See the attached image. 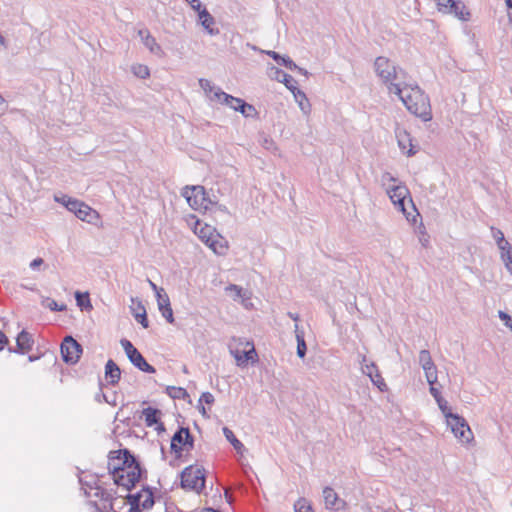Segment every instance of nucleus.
<instances>
[{"instance_id": "nucleus-7", "label": "nucleus", "mask_w": 512, "mask_h": 512, "mask_svg": "<svg viewBox=\"0 0 512 512\" xmlns=\"http://www.w3.org/2000/svg\"><path fill=\"white\" fill-rule=\"evenodd\" d=\"M190 225H193V232L207 245L215 254L225 255L228 251V241L220 235L211 225L202 223L194 216L191 217Z\"/></svg>"}, {"instance_id": "nucleus-35", "label": "nucleus", "mask_w": 512, "mask_h": 512, "mask_svg": "<svg viewBox=\"0 0 512 512\" xmlns=\"http://www.w3.org/2000/svg\"><path fill=\"white\" fill-rule=\"evenodd\" d=\"M75 298H76V301H77V305L80 308H82V309H90V308H92V305L90 303V299H89V294L88 293L82 294L81 292H76L75 293Z\"/></svg>"}, {"instance_id": "nucleus-57", "label": "nucleus", "mask_w": 512, "mask_h": 512, "mask_svg": "<svg viewBox=\"0 0 512 512\" xmlns=\"http://www.w3.org/2000/svg\"><path fill=\"white\" fill-rule=\"evenodd\" d=\"M294 333L296 339H298V335L304 336V331L299 327L298 323L294 325Z\"/></svg>"}, {"instance_id": "nucleus-17", "label": "nucleus", "mask_w": 512, "mask_h": 512, "mask_svg": "<svg viewBox=\"0 0 512 512\" xmlns=\"http://www.w3.org/2000/svg\"><path fill=\"white\" fill-rule=\"evenodd\" d=\"M325 508L332 511H339L346 507V502L341 499L331 487H325L322 491Z\"/></svg>"}, {"instance_id": "nucleus-11", "label": "nucleus", "mask_w": 512, "mask_h": 512, "mask_svg": "<svg viewBox=\"0 0 512 512\" xmlns=\"http://www.w3.org/2000/svg\"><path fill=\"white\" fill-rule=\"evenodd\" d=\"M449 420L446 421L448 427H450L453 435L464 444H467L473 440V433L466 422V420L456 414L455 416H449Z\"/></svg>"}, {"instance_id": "nucleus-3", "label": "nucleus", "mask_w": 512, "mask_h": 512, "mask_svg": "<svg viewBox=\"0 0 512 512\" xmlns=\"http://www.w3.org/2000/svg\"><path fill=\"white\" fill-rule=\"evenodd\" d=\"M83 485L85 494L90 498L99 499L101 502L100 509L104 512H117L116 505L124 504L123 496L116 497L115 492L111 488L103 486L104 482L98 476L83 473L79 478Z\"/></svg>"}, {"instance_id": "nucleus-40", "label": "nucleus", "mask_w": 512, "mask_h": 512, "mask_svg": "<svg viewBox=\"0 0 512 512\" xmlns=\"http://www.w3.org/2000/svg\"><path fill=\"white\" fill-rule=\"evenodd\" d=\"M437 404H438L439 409L441 410V412L445 416L446 421L450 419L449 416H455L456 415V414L451 412V409H450V407L448 405V402L444 398L438 399Z\"/></svg>"}, {"instance_id": "nucleus-49", "label": "nucleus", "mask_w": 512, "mask_h": 512, "mask_svg": "<svg viewBox=\"0 0 512 512\" xmlns=\"http://www.w3.org/2000/svg\"><path fill=\"white\" fill-rule=\"evenodd\" d=\"M141 311H142V314L137 315L136 321L139 322L143 326V328H148L149 324H148V320L146 317V310H141Z\"/></svg>"}, {"instance_id": "nucleus-32", "label": "nucleus", "mask_w": 512, "mask_h": 512, "mask_svg": "<svg viewBox=\"0 0 512 512\" xmlns=\"http://www.w3.org/2000/svg\"><path fill=\"white\" fill-rule=\"evenodd\" d=\"M142 415L147 426H153L158 423L160 411L152 407L145 408Z\"/></svg>"}, {"instance_id": "nucleus-55", "label": "nucleus", "mask_w": 512, "mask_h": 512, "mask_svg": "<svg viewBox=\"0 0 512 512\" xmlns=\"http://www.w3.org/2000/svg\"><path fill=\"white\" fill-rule=\"evenodd\" d=\"M44 261L42 258H36L30 262V268L33 270L38 269L41 265H43Z\"/></svg>"}, {"instance_id": "nucleus-31", "label": "nucleus", "mask_w": 512, "mask_h": 512, "mask_svg": "<svg viewBox=\"0 0 512 512\" xmlns=\"http://www.w3.org/2000/svg\"><path fill=\"white\" fill-rule=\"evenodd\" d=\"M223 434H224L225 438L234 447V449L237 451V453L243 454L245 452L246 449H245L243 443L235 437L232 430H230L228 427H224Z\"/></svg>"}, {"instance_id": "nucleus-13", "label": "nucleus", "mask_w": 512, "mask_h": 512, "mask_svg": "<svg viewBox=\"0 0 512 512\" xmlns=\"http://www.w3.org/2000/svg\"><path fill=\"white\" fill-rule=\"evenodd\" d=\"M127 497L130 504V511L140 512L141 510L150 509L155 504L153 494L149 489H142L140 492L134 495H128Z\"/></svg>"}, {"instance_id": "nucleus-52", "label": "nucleus", "mask_w": 512, "mask_h": 512, "mask_svg": "<svg viewBox=\"0 0 512 512\" xmlns=\"http://www.w3.org/2000/svg\"><path fill=\"white\" fill-rule=\"evenodd\" d=\"M262 53H265L267 54L268 56H270L271 58H273L277 63L280 62V60L282 59V56L275 52V51H272V50H261Z\"/></svg>"}, {"instance_id": "nucleus-30", "label": "nucleus", "mask_w": 512, "mask_h": 512, "mask_svg": "<svg viewBox=\"0 0 512 512\" xmlns=\"http://www.w3.org/2000/svg\"><path fill=\"white\" fill-rule=\"evenodd\" d=\"M498 249L500 251V258L505 268L507 270L512 268V245L509 242H507L502 246L498 247Z\"/></svg>"}, {"instance_id": "nucleus-6", "label": "nucleus", "mask_w": 512, "mask_h": 512, "mask_svg": "<svg viewBox=\"0 0 512 512\" xmlns=\"http://www.w3.org/2000/svg\"><path fill=\"white\" fill-rule=\"evenodd\" d=\"M374 71L391 94L394 86H401L406 80V72L384 56L375 59Z\"/></svg>"}, {"instance_id": "nucleus-43", "label": "nucleus", "mask_w": 512, "mask_h": 512, "mask_svg": "<svg viewBox=\"0 0 512 512\" xmlns=\"http://www.w3.org/2000/svg\"><path fill=\"white\" fill-rule=\"evenodd\" d=\"M297 341V355L299 358H304L306 355L307 347L305 343L304 336L298 335Z\"/></svg>"}, {"instance_id": "nucleus-36", "label": "nucleus", "mask_w": 512, "mask_h": 512, "mask_svg": "<svg viewBox=\"0 0 512 512\" xmlns=\"http://www.w3.org/2000/svg\"><path fill=\"white\" fill-rule=\"evenodd\" d=\"M42 305L51 311H65L66 305L65 304H58L55 300L46 297L42 300Z\"/></svg>"}, {"instance_id": "nucleus-9", "label": "nucleus", "mask_w": 512, "mask_h": 512, "mask_svg": "<svg viewBox=\"0 0 512 512\" xmlns=\"http://www.w3.org/2000/svg\"><path fill=\"white\" fill-rule=\"evenodd\" d=\"M181 195L186 199L189 206L196 211H207L213 205L211 200L206 198L202 186H187L182 190Z\"/></svg>"}, {"instance_id": "nucleus-38", "label": "nucleus", "mask_w": 512, "mask_h": 512, "mask_svg": "<svg viewBox=\"0 0 512 512\" xmlns=\"http://www.w3.org/2000/svg\"><path fill=\"white\" fill-rule=\"evenodd\" d=\"M397 179L389 172H385L381 175V184L387 190L388 187H393L397 183Z\"/></svg>"}, {"instance_id": "nucleus-1", "label": "nucleus", "mask_w": 512, "mask_h": 512, "mask_svg": "<svg viewBox=\"0 0 512 512\" xmlns=\"http://www.w3.org/2000/svg\"><path fill=\"white\" fill-rule=\"evenodd\" d=\"M108 469L115 485L130 490L140 480L142 470L139 463L127 451L111 452Z\"/></svg>"}, {"instance_id": "nucleus-14", "label": "nucleus", "mask_w": 512, "mask_h": 512, "mask_svg": "<svg viewBox=\"0 0 512 512\" xmlns=\"http://www.w3.org/2000/svg\"><path fill=\"white\" fill-rule=\"evenodd\" d=\"M82 348L71 336H66L61 344V355L63 361L68 364H75L80 358Z\"/></svg>"}, {"instance_id": "nucleus-33", "label": "nucleus", "mask_w": 512, "mask_h": 512, "mask_svg": "<svg viewBox=\"0 0 512 512\" xmlns=\"http://www.w3.org/2000/svg\"><path fill=\"white\" fill-rule=\"evenodd\" d=\"M419 364L422 367L423 370H427L430 367L435 366L432 357L430 355V352L428 350H421L419 352Z\"/></svg>"}, {"instance_id": "nucleus-22", "label": "nucleus", "mask_w": 512, "mask_h": 512, "mask_svg": "<svg viewBox=\"0 0 512 512\" xmlns=\"http://www.w3.org/2000/svg\"><path fill=\"white\" fill-rule=\"evenodd\" d=\"M226 294L234 301H240L245 307H247V301L250 300V294L247 290L242 287L230 284L225 287Z\"/></svg>"}, {"instance_id": "nucleus-29", "label": "nucleus", "mask_w": 512, "mask_h": 512, "mask_svg": "<svg viewBox=\"0 0 512 512\" xmlns=\"http://www.w3.org/2000/svg\"><path fill=\"white\" fill-rule=\"evenodd\" d=\"M105 374L111 384H115L119 381L121 371L120 368L113 360H108L105 366Z\"/></svg>"}, {"instance_id": "nucleus-42", "label": "nucleus", "mask_w": 512, "mask_h": 512, "mask_svg": "<svg viewBox=\"0 0 512 512\" xmlns=\"http://www.w3.org/2000/svg\"><path fill=\"white\" fill-rule=\"evenodd\" d=\"M424 373H425V377H426L428 384L435 385V383L437 382V379H438L436 366H433L427 370H424Z\"/></svg>"}, {"instance_id": "nucleus-16", "label": "nucleus", "mask_w": 512, "mask_h": 512, "mask_svg": "<svg viewBox=\"0 0 512 512\" xmlns=\"http://www.w3.org/2000/svg\"><path fill=\"white\" fill-rule=\"evenodd\" d=\"M361 370L363 374L367 375L370 378L371 382L375 386H377V388L380 391L383 392L387 390V385L382 376L380 375L377 366L373 362L368 363L365 356L363 357L362 360Z\"/></svg>"}, {"instance_id": "nucleus-54", "label": "nucleus", "mask_w": 512, "mask_h": 512, "mask_svg": "<svg viewBox=\"0 0 512 512\" xmlns=\"http://www.w3.org/2000/svg\"><path fill=\"white\" fill-rule=\"evenodd\" d=\"M149 282V285L151 287V289L155 292L156 294V297H158L159 294H162V293H165V290L161 287H158L154 282H152L151 280H148Z\"/></svg>"}, {"instance_id": "nucleus-44", "label": "nucleus", "mask_w": 512, "mask_h": 512, "mask_svg": "<svg viewBox=\"0 0 512 512\" xmlns=\"http://www.w3.org/2000/svg\"><path fill=\"white\" fill-rule=\"evenodd\" d=\"M437 5V9L442 14H447L448 10L453 4V0H434Z\"/></svg>"}, {"instance_id": "nucleus-8", "label": "nucleus", "mask_w": 512, "mask_h": 512, "mask_svg": "<svg viewBox=\"0 0 512 512\" xmlns=\"http://www.w3.org/2000/svg\"><path fill=\"white\" fill-rule=\"evenodd\" d=\"M229 352L234 357L238 367H246L249 362L255 363L258 355L254 344L242 338L234 339V344L229 345Z\"/></svg>"}, {"instance_id": "nucleus-24", "label": "nucleus", "mask_w": 512, "mask_h": 512, "mask_svg": "<svg viewBox=\"0 0 512 512\" xmlns=\"http://www.w3.org/2000/svg\"><path fill=\"white\" fill-rule=\"evenodd\" d=\"M157 298V305H158V309L159 311L161 312V315L169 322V323H173L174 322V317H173V310L171 308V304H170V299L167 295V293H162V294H159Z\"/></svg>"}, {"instance_id": "nucleus-18", "label": "nucleus", "mask_w": 512, "mask_h": 512, "mask_svg": "<svg viewBox=\"0 0 512 512\" xmlns=\"http://www.w3.org/2000/svg\"><path fill=\"white\" fill-rule=\"evenodd\" d=\"M268 76L273 80L283 83L290 91L297 87V82L291 75L273 65L268 67Z\"/></svg>"}, {"instance_id": "nucleus-5", "label": "nucleus", "mask_w": 512, "mask_h": 512, "mask_svg": "<svg viewBox=\"0 0 512 512\" xmlns=\"http://www.w3.org/2000/svg\"><path fill=\"white\" fill-rule=\"evenodd\" d=\"M394 207L402 212L406 220L412 224H416L420 218L408 188L402 184H394L393 187H388L386 191Z\"/></svg>"}, {"instance_id": "nucleus-2", "label": "nucleus", "mask_w": 512, "mask_h": 512, "mask_svg": "<svg viewBox=\"0 0 512 512\" xmlns=\"http://www.w3.org/2000/svg\"><path fill=\"white\" fill-rule=\"evenodd\" d=\"M393 89L394 92L392 94L398 96L410 113L421 118L423 121H430L432 119L429 98L418 85L407 84L405 81L401 86H394Z\"/></svg>"}, {"instance_id": "nucleus-41", "label": "nucleus", "mask_w": 512, "mask_h": 512, "mask_svg": "<svg viewBox=\"0 0 512 512\" xmlns=\"http://www.w3.org/2000/svg\"><path fill=\"white\" fill-rule=\"evenodd\" d=\"M130 309L135 319H137L138 314H142L141 310H146L142 302L137 298L131 299Z\"/></svg>"}, {"instance_id": "nucleus-60", "label": "nucleus", "mask_w": 512, "mask_h": 512, "mask_svg": "<svg viewBox=\"0 0 512 512\" xmlns=\"http://www.w3.org/2000/svg\"><path fill=\"white\" fill-rule=\"evenodd\" d=\"M287 315L293 320L295 321V323H298V321L300 320V317L297 313H293V312H288Z\"/></svg>"}, {"instance_id": "nucleus-21", "label": "nucleus", "mask_w": 512, "mask_h": 512, "mask_svg": "<svg viewBox=\"0 0 512 512\" xmlns=\"http://www.w3.org/2000/svg\"><path fill=\"white\" fill-rule=\"evenodd\" d=\"M54 201L63 205L69 212L73 213L75 216L77 215L78 209L82 206L83 201L78 200L76 198H72L66 194H55Z\"/></svg>"}, {"instance_id": "nucleus-59", "label": "nucleus", "mask_w": 512, "mask_h": 512, "mask_svg": "<svg viewBox=\"0 0 512 512\" xmlns=\"http://www.w3.org/2000/svg\"><path fill=\"white\" fill-rule=\"evenodd\" d=\"M215 206H216V209H217L218 211H220V212H222V213H226V214H228V213H229V211H228V209H227V207H226L225 205L215 204Z\"/></svg>"}, {"instance_id": "nucleus-12", "label": "nucleus", "mask_w": 512, "mask_h": 512, "mask_svg": "<svg viewBox=\"0 0 512 512\" xmlns=\"http://www.w3.org/2000/svg\"><path fill=\"white\" fill-rule=\"evenodd\" d=\"M121 346L123 347L127 357L129 358L130 362L137 367L139 370L147 373H154L155 369L153 366H151L147 361L144 359V357L141 355V353L133 346V344L127 340L122 339L121 340Z\"/></svg>"}, {"instance_id": "nucleus-62", "label": "nucleus", "mask_w": 512, "mask_h": 512, "mask_svg": "<svg viewBox=\"0 0 512 512\" xmlns=\"http://www.w3.org/2000/svg\"><path fill=\"white\" fill-rule=\"evenodd\" d=\"M298 73L302 74L305 77L309 76V72L306 69L301 68V67L298 68Z\"/></svg>"}, {"instance_id": "nucleus-10", "label": "nucleus", "mask_w": 512, "mask_h": 512, "mask_svg": "<svg viewBox=\"0 0 512 512\" xmlns=\"http://www.w3.org/2000/svg\"><path fill=\"white\" fill-rule=\"evenodd\" d=\"M181 485L185 489L200 492L205 486L204 469L199 466L186 467L181 473Z\"/></svg>"}, {"instance_id": "nucleus-61", "label": "nucleus", "mask_w": 512, "mask_h": 512, "mask_svg": "<svg viewBox=\"0 0 512 512\" xmlns=\"http://www.w3.org/2000/svg\"><path fill=\"white\" fill-rule=\"evenodd\" d=\"M291 59L289 57H286V56H282V59L280 60V62L278 63L279 65H283V66H287V61H290Z\"/></svg>"}, {"instance_id": "nucleus-25", "label": "nucleus", "mask_w": 512, "mask_h": 512, "mask_svg": "<svg viewBox=\"0 0 512 512\" xmlns=\"http://www.w3.org/2000/svg\"><path fill=\"white\" fill-rule=\"evenodd\" d=\"M190 433L187 428H181L177 431L171 440V449L175 452L183 450V447L189 443Z\"/></svg>"}, {"instance_id": "nucleus-26", "label": "nucleus", "mask_w": 512, "mask_h": 512, "mask_svg": "<svg viewBox=\"0 0 512 512\" xmlns=\"http://www.w3.org/2000/svg\"><path fill=\"white\" fill-rule=\"evenodd\" d=\"M198 17L201 25L207 31V33L211 36L219 34V30L214 28L215 19L213 16L207 11L206 8H203L198 12Z\"/></svg>"}, {"instance_id": "nucleus-46", "label": "nucleus", "mask_w": 512, "mask_h": 512, "mask_svg": "<svg viewBox=\"0 0 512 512\" xmlns=\"http://www.w3.org/2000/svg\"><path fill=\"white\" fill-rule=\"evenodd\" d=\"M418 228H419V232H420L419 241L422 244V246L427 247V245L429 243V236L426 233L425 227L422 222H420V225Z\"/></svg>"}, {"instance_id": "nucleus-27", "label": "nucleus", "mask_w": 512, "mask_h": 512, "mask_svg": "<svg viewBox=\"0 0 512 512\" xmlns=\"http://www.w3.org/2000/svg\"><path fill=\"white\" fill-rule=\"evenodd\" d=\"M291 93L293 94L294 100L297 102L300 110L305 115H309L311 112V104L306 96V94L300 90L298 87H295Z\"/></svg>"}, {"instance_id": "nucleus-48", "label": "nucleus", "mask_w": 512, "mask_h": 512, "mask_svg": "<svg viewBox=\"0 0 512 512\" xmlns=\"http://www.w3.org/2000/svg\"><path fill=\"white\" fill-rule=\"evenodd\" d=\"M141 311H142V314L137 315L136 321L139 322L143 326V328H148L149 324H148V320L146 317V310H141Z\"/></svg>"}, {"instance_id": "nucleus-20", "label": "nucleus", "mask_w": 512, "mask_h": 512, "mask_svg": "<svg viewBox=\"0 0 512 512\" xmlns=\"http://www.w3.org/2000/svg\"><path fill=\"white\" fill-rule=\"evenodd\" d=\"M138 35L141 38L144 46L149 49V51L157 56H162L163 51L161 46L157 43L156 39L151 35V33L147 29H141L138 31Z\"/></svg>"}, {"instance_id": "nucleus-37", "label": "nucleus", "mask_w": 512, "mask_h": 512, "mask_svg": "<svg viewBox=\"0 0 512 512\" xmlns=\"http://www.w3.org/2000/svg\"><path fill=\"white\" fill-rule=\"evenodd\" d=\"M490 231H491V236L495 240L497 247H500L503 244L508 242L504 237V233L500 229L492 226L490 228Z\"/></svg>"}, {"instance_id": "nucleus-19", "label": "nucleus", "mask_w": 512, "mask_h": 512, "mask_svg": "<svg viewBox=\"0 0 512 512\" xmlns=\"http://www.w3.org/2000/svg\"><path fill=\"white\" fill-rule=\"evenodd\" d=\"M446 15H453L455 18L462 22H468L471 19V13L463 1L453 0L451 8Z\"/></svg>"}, {"instance_id": "nucleus-28", "label": "nucleus", "mask_w": 512, "mask_h": 512, "mask_svg": "<svg viewBox=\"0 0 512 512\" xmlns=\"http://www.w3.org/2000/svg\"><path fill=\"white\" fill-rule=\"evenodd\" d=\"M16 343L17 352L26 353L32 349L33 340L28 332L22 330L17 336Z\"/></svg>"}, {"instance_id": "nucleus-34", "label": "nucleus", "mask_w": 512, "mask_h": 512, "mask_svg": "<svg viewBox=\"0 0 512 512\" xmlns=\"http://www.w3.org/2000/svg\"><path fill=\"white\" fill-rule=\"evenodd\" d=\"M131 71L136 77L141 78V79H146L150 76V70H149L148 66H146L144 64L132 65Z\"/></svg>"}, {"instance_id": "nucleus-15", "label": "nucleus", "mask_w": 512, "mask_h": 512, "mask_svg": "<svg viewBox=\"0 0 512 512\" xmlns=\"http://www.w3.org/2000/svg\"><path fill=\"white\" fill-rule=\"evenodd\" d=\"M395 136L398 147L403 154L410 157L417 152L416 146L413 144L412 137L404 128L397 126L395 129Z\"/></svg>"}, {"instance_id": "nucleus-51", "label": "nucleus", "mask_w": 512, "mask_h": 512, "mask_svg": "<svg viewBox=\"0 0 512 512\" xmlns=\"http://www.w3.org/2000/svg\"><path fill=\"white\" fill-rule=\"evenodd\" d=\"M193 10L199 12L203 9L202 3L200 0H185Z\"/></svg>"}, {"instance_id": "nucleus-45", "label": "nucleus", "mask_w": 512, "mask_h": 512, "mask_svg": "<svg viewBox=\"0 0 512 512\" xmlns=\"http://www.w3.org/2000/svg\"><path fill=\"white\" fill-rule=\"evenodd\" d=\"M498 316L503 324L512 331V317L502 310L498 311Z\"/></svg>"}, {"instance_id": "nucleus-50", "label": "nucleus", "mask_w": 512, "mask_h": 512, "mask_svg": "<svg viewBox=\"0 0 512 512\" xmlns=\"http://www.w3.org/2000/svg\"><path fill=\"white\" fill-rule=\"evenodd\" d=\"M200 402H205L206 404H212L214 402V396L210 392L202 393L200 397Z\"/></svg>"}, {"instance_id": "nucleus-47", "label": "nucleus", "mask_w": 512, "mask_h": 512, "mask_svg": "<svg viewBox=\"0 0 512 512\" xmlns=\"http://www.w3.org/2000/svg\"><path fill=\"white\" fill-rule=\"evenodd\" d=\"M168 392L173 398H183L186 395V390L178 387H169Z\"/></svg>"}, {"instance_id": "nucleus-63", "label": "nucleus", "mask_w": 512, "mask_h": 512, "mask_svg": "<svg viewBox=\"0 0 512 512\" xmlns=\"http://www.w3.org/2000/svg\"><path fill=\"white\" fill-rule=\"evenodd\" d=\"M505 3L507 5L508 9L512 10V0H508Z\"/></svg>"}, {"instance_id": "nucleus-58", "label": "nucleus", "mask_w": 512, "mask_h": 512, "mask_svg": "<svg viewBox=\"0 0 512 512\" xmlns=\"http://www.w3.org/2000/svg\"><path fill=\"white\" fill-rule=\"evenodd\" d=\"M287 64L288 65L286 66V68H288L289 70H296V71H298L299 66L296 65L292 60L287 61Z\"/></svg>"}, {"instance_id": "nucleus-4", "label": "nucleus", "mask_w": 512, "mask_h": 512, "mask_svg": "<svg viewBox=\"0 0 512 512\" xmlns=\"http://www.w3.org/2000/svg\"><path fill=\"white\" fill-rule=\"evenodd\" d=\"M199 86L210 102L226 105L235 111H239L245 117H251L256 114V110L252 105L240 98L225 93L208 79H199Z\"/></svg>"}, {"instance_id": "nucleus-39", "label": "nucleus", "mask_w": 512, "mask_h": 512, "mask_svg": "<svg viewBox=\"0 0 512 512\" xmlns=\"http://www.w3.org/2000/svg\"><path fill=\"white\" fill-rule=\"evenodd\" d=\"M295 512H312V507L305 498L299 499L294 505Z\"/></svg>"}, {"instance_id": "nucleus-64", "label": "nucleus", "mask_w": 512, "mask_h": 512, "mask_svg": "<svg viewBox=\"0 0 512 512\" xmlns=\"http://www.w3.org/2000/svg\"><path fill=\"white\" fill-rule=\"evenodd\" d=\"M202 512H219V511H218V510H214V509L209 508V509H205V510H204V511H202Z\"/></svg>"}, {"instance_id": "nucleus-23", "label": "nucleus", "mask_w": 512, "mask_h": 512, "mask_svg": "<svg viewBox=\"0 0 512 512\" xmlns=\"http://www.w3.org/2000/svg\"><path fill=\"white\" fill-rule=\"evenodd\" d=\"M76 217L81 221L87 222L89 224H97L100 220L99 213L83 202L82 206L78 209Z\"/></svg>"}, {"instance_id": "nucleus-56", "label": "nucleus", "mask_w": 512, "mask_h": 512, "mask_svg": "<svg viewBox=\"0 0 512 512\" xmlns=\"http://www.w3.org/2000/svg\"><path fill=\"white\" fill-rule=\"evenodd\" d=\"M8 338L6 335L2 332H0V351L4 348V346L7 344Z\"/></svg>"}, {"instance_id": "nucleus-53", "label": "nucleus", "mask_w": 512, "mask_h": 512, "mask_svg": "<svg viewBox=\"0 0 512 512\" xmlns=\"http://www.w3.org/2000/svg\"><path fill=\"white\" fill-rule=\"evenodd\" d=\"M431 395L434 397L435 401L437 402L438 399H442L441 393L438 388H436L434 385H430L429 389Z\"/></svg>"}]
</instances>
